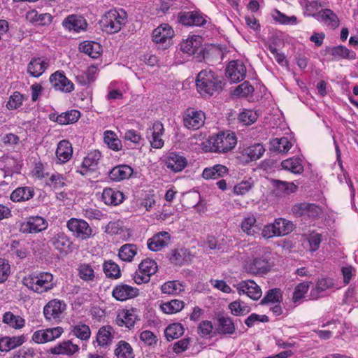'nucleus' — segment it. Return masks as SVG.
Instances as JSON below:
<instances>
[{"label": "nucleus", "instance_id": "nucleus-1", "mask_svg": "<svg viewBox=\"0 0 358 358\" xmlns=\"http://www.w3.org/2000/svg\"><path fill=\"white\" fill-rule=\"evenodd\" d=\"M197 92L203 97H210L222 90V78L211 69L200 71L196 79Z\"/></svg>", "mask_w": 358, "mask_h": 358}, {"label": "nucleus", "instance_id": "nucleus-2", "mask_svg": "<svg viewBox=\"0 0 358 358\" xmlns=\"http://www.w3.org/2000/svg\"><path fill=\"white\" fill-rule=\"evenodd\" d=\"M22 284L35 293L42 294L52 290L56 286L54 276L49 272H40L25 276Z\"/></svg>", "mask_w": 358, "mask_h": 358}, {"label": "nucleus", "instance_id": "nucleus-3", "mask_svg": "<svg viewBox=\"0 0 358 358\" xmlns=\"http://www.w3.org/2000/svg\"><path fill=\"white\" fill-rule=\"evenodd\" d=\"M127 20V14L123 9H111L104 14L101 20L102 29L108 34L117 33Z\"/></svg>", "mask_w": 358, "mask_h": 358}, {"label": "nucleus", "instance_id": "nucleus-4", "mask_svg": "<svg viewBox=\"0 0 358 358\" xmlns=\"http://www.w3.org/2000/svg\"><path fill=\"white\" fill-rule=\"evenodd\" d=\"M236 143L235 134L229 131L220 132L207 140L210 152H227L234 148Z\"/></svg>", "mask_w": 358, "mask_h": 358}, {"label": "nucleus", "instance_id": "nucleus-5", "mask_svg": "<svg viewBox=\"0 0 358 358\" xmlns=\"http://www.w3.org/2000/svg\"><path fill=\"white\" fill-rule=\"evenodd\" d=\"M156 262L150 259H143L138 265V269L134 275V280L138 285L148 282L151 275L157 271Z\"/></svg>", "mask_w": 358, "mask_h": 358}, {"label": "nucleus", "instance_id": "nucleus-6", "mask_svg": "<svg viewBox=\"0 0 358 358\" xmlns=\"http://www.w3.org/2000/svg\"><path fill=\"white\" fill-rule=\"evenodd\" d=\"M174 31L168 24H162L152 31V41L158 48L166 49L171 45Z\"/></svg>", "mask_w": 358, "mask_h": 358}, {"label": "nucleus", "instance_id": "nucleus-7", "mask_svg": "<svg viewBox=\"0 0 358 358\" xmlns=\"http://www.w3.org/2000/svg\"><path fill=\"white\" fill-rule=\"evenodd\" d=\"M48 227V222L43 217L29 216L21 223L20 231L23 234H37L45 231Z\"/></svg>", "mask_w": 358, "mask_h": 358}, {"label": "nucleus", "instance_id": "nucleus-8", "mask_svg": "<svg viewBox=\"0 0 358 358\" xmlns=\"http://www.w3.org/2000/svg\"><path fill=\"white\" fill-rule=\"evenodd\" d=\"M66 227L74 236L82 240L88 239L93 234L92 229L83 219L71 218L68 220Z\"/></svg>", "mask_w": 358, "mask_h": 358}, {"label": "nucleus", "instance_id": "nucleus-9", "mask_svg": "<svg viewBox=\"0 0 358 358\" xmlns=\"http://www.w3.org/2000/svg\"><path fill=\"white\" fill-rule=\"evenodd\" d=\"M101 157V154L99 150L91 151L84 157L82 164L77 167L76 172L84 176H88L95 172Z\"/></svg>", "mask_w": 358, "mask_h": 358}, {"label": "nucleus", "instance_id": "nucleus-10", "mask_svg": "<svg viewBox=\"0 0 358 358\" xmlns=\"http://www.w3.org/2000/svg\"><path fill=\"white\" fill-rule=\"evenodd\" d=\"M206 115L201 110L193 108H187L183 115V125L188 129L196 130L205 122Z\"/></svg>", "mask_w": 358, "mask_h": 358}, {"label": "nucleus", "instance_id": "nucleus-11", "mask_svg": "<svg viewBox=\"0 0 358 358\" xmlns=\"http://www.w3.org/2000/svg\"><path fill=\"white\" fill-rule=\"evenodd\" d=\"M64 333V329L61 327L48 328L37 330L32 334V341L38 344H43L51 342L59 338Z\"/></svg>", "mask_w": 358, "mask_h": 358}, {"label": "nucleus", "instance_id": "nucleus-12", "mask_svg": "<svg viewBox=\"0 0 358 358\" xmlns=\"http://www.w3.org/2000/svg\"><path fill=\"white\" fill-rule=\"evenodd\" d=\"M292 211L296 217L311 218L318 217L322 213V208L320 206L306 202L296 203L292 206Z\"/></svg>", "mask_w": 358, "mask_h": 358}, {"label": "nucleus", "instance_id": "nucleus-13", "mask_svg": "<svg viewBox=\"0 0 358 358\" xmlns=\"http://www.w3.org/2000/svg\"><path fill=\"white\" fill-rule=\"evenodd\" d=\"M49 243L60 253L66 255L73 250V242L70 237L61 231L55 232L50 238Z\"/></svg>", "mask_w": 358, "mask_h": 358}, {"label": "nucleus", "instance_id": "nucleus-14", "mask_svg": "<svg viewBox=\"0 0 358 358\" xmlns=\"http://www.w3.org/2000/svg\"><path fill=\"white\" fill-rule=\"evenodd\" d=\"M236 287L240 295L245 294L255 301L260 299L262 294L260 287L252 280H242L236 285Z\"/></svg>", "mask_w": 358, "mask_h": 358}, {"label": "nucleus", "instance_id": "nucleus-15", "mask_svg": "<svg viewBox=\"0 0 358 358\" xmlns=\"http://www.w3.org/2000/svg\"><path fill=\"white\" fill-rule=\"evenodd\" d=\"M337 289L334 280L330 278H323L319 279L314 288L310 291V297L312 299H317L327 295L328 291H333Z\"/></svg>", "mask_w": 358, "mask_h": 358}, {"label": "nucleus", "instance_id": "nucleus-16", "mask_svg": "<svg viewBox=\"0 0 358 358\" xmlns=\"http://www.w3.org/2000/svg\"><path fill=\"white\" fill-rule=\"evenodd\" d=\"M66 304L63 301L52 299L43 308V314L47 320H57L66 309Z\"/></svg>", "mask_w": 358, "mask_h": 358}, {"label": "nucleus", "instance_id": "nucleus-17", "mask_svg": "<svg viewBox=\"0 0 358 358\" xmlns=\"http://www.w3.org/2000/svg\"><path fill=\"white\" fill-rule=\"evenodd\" d=\"M79 350L80 347L78 345L73 343L71 340H66L50 348L48 352L53 355L71 357L78 352Z\"/></svg>", "mask_w": 358, "mask_h": 358}, {"label": "nucleus", "instance_id": "nucleus-18", "mask_svg": "<svg viewBox=\"0 0 358 358\" xmlns=\"http://www.w3.org/2000/svg\"><path fill=\"white\" fill-rule=\"evenodd\" d=\"M164 163L168 169L177 173L182 171L187 166V160L183 155L171 152L165 157Z\"/></svg>", "mask_w": 358, "mask_h": 358}, {"label": "nucleus", "instance_id": "nucleus-19", "mask_svg": "<svg viewBox=\"0 0 358 358\" xmlns=\"http://www.w3.org/2000/svg\"><path fill=\"white\" fill-rule=\"evenodd\" d=\"M246 74V68L241 61H231L229 63L226 75L232 83H238L243 80Z\"/></svg>", "mask_w": 358, "mask_h": 358}, {"label": "nucleus", "instance_id": "nucleus-20", "mask_svg": "<svg viewBox=\"0 0 358 358\" xmlns=\"http://www.w3.org/2000/svg\"><path fill=\"white\" fill-rule=\"evenodd\" d=\"M50 82L56 90L64 92H71L74 89V85L60 71H56L50 77Z\"/></svg>", "mask_w": 358, "mask_h": 358}, {"label": "nucleus", "instance_id": "nucleus-21", "mask_svg": "<svg viewBox=\"0 0 358 358\" xmlns=\"http://www.w3.org/2000/svg\"><path fill=\"white\" fill-rule=\"evenodd\" d=\"M49 66V59L48 58L34 57L27 64V73L34 78L40 77Z\"/></svg>", "mask_w": 358, "mask_h": 358}, {"label": "nucleus", "instance_id": "nucleus-22", "mask_svg": "<svg viewBox=\"0 0 358 358\" xmlns=\"http://www.w3.org/2000/svg\"><path fill=\"white\" fill-rule=\"evenodd\" d=\"M113 296L117 301H124L138 295V289L127 284L116 285L112 292Z\"/></svg>", "mask_w": 358, "mask_h": 358}, {"label": "nucleus", "instance_id": "nucleus-23", "mask_svg": "<svg viewBox=\"0 0 358 358\" xmlns=\"http://www.w3.org/2000/svg\"><path fill=\"white\" fill-rule=\"evenodd\" d=\"M170 240V234L163 231L155 234L152 237L150 238L147 241V245L150 250L157 252L167 246Z\"/></svg>", "mask_w": 358, "mask_h": 358}, {"label": "nucleus", "instance_id": "nucleus-24", "mask_svg": "<svg viewBox=\"0 0 358 358\" xmlns=\"http://www.w3.org/2000/svg\"><path fill=\"white\" fill-rule=\"evenodd\" d=\"M179 21L185 26H202L206 22L205 17L198 11H185L179 13Z\"/></svg>", "mask_w": 358, "mask_h": 358}, {"label": "nucleus", "instance_id": "nucleus-25", "mask_svg": "<svg viewBox=\"0 0 358 358\" xmlns=\"http://www.w3.org/2000/svg\"><path fill=\"white\" fill-rule=\"evenodd\" d=\"M271 264L266 257L255 258L248 263L245 268L248 273L258 275L268 273L271 268Z\"/></svg>", "mask_w": 358, "mask_h": 358}, {"label": "nucleus", "instance_id": "nucleus-26", "mask_svg": "<svg viewBox=\"0 0 358 358\" xmlns=\"http://www.w3.org/2000/svg\"><path fill=\"white\" fill-rule=\"evenodd\" d=\"M101 199L106 205L117 206L122 203L124 196L122 192L116 189L106 187L103 190Z\"/></svg>", "mask_w": 358, "mask_h": 358}, {"label": "nucleus", "instance_id": "nucleus-27", "mask_svg": "<svg viewBox=\"0 0 358 358\" xmlns=\"http://www.w3.org/2000/svg\"><path fill=\"white\" fill-rule=\"evenodd\" d=\"M80 117V113L78 110H71L60 115L50 114V120L61 125H67L76 122Z\"/></svg>", "mask_w": 358, "mask_h": 358}, {"label": "nucleus", "instance_id": "nucleus-28", "mask_svg": "<svg viewBox=\"0 0 358 358\" xmlns=\"http://www.w3.org/2000/svg\"><path fill=\"white\" fill-rule=\"evenodd\" d=\"M134 173V169L127 164H121L113 167L108 173L109 178L115 182H120L129 178Z\"/></svg>", "mask_w": 358, "mask_h": 358}, {"label": "nucleus", "instance_id": "nucleus-29", "mask_svg": "<svg viewBox=\"0 0 358 358\" xmlns=\"http://www.w3.org/2000/svg\"><path fill=\"white\" fill-rule=\"evenodd\" d=\"M137 320L134 310H121L118 312L115 323L119 327H125L128 329L133 327Z\"/></svg>", "mask_w": 358, "mask_h": 358}, {"label": "nucleus", "instance_id": "nucleus-30", "mask_svg": "<svg viewBox=\"0 0 358 358\" xmlns=\"http://www.w3.org/2000/svg\"><path fill=\"white\" fill-rule=\"evenodd\" d=\"M62 26L69 31L79 32L81 30L85 29L87 23L83 17L71 15L63 20Z\"/></svg>", "mask_w": 358, "mask_h": 358}, {"label": "nucleus", "instance_id": "nucleus-31", "mask_svg": "<svg viewBox=\"0 0 358 358\" xmlns=\"http://www.w3.org/2000/svg\"><path fill=\"white\" fill-rule=\"evenodd\" d=\"M150 131L152 134L151 138L150 139L151 146L155 149L162 148L164 144V141L162 138L164 133L163 124L159 121L155 122Z\"/></svg>", "mask_w": 358, "mask_h": 358}, {"label": "nucleus", "instance_id": "nucleus-32", "mask_svg": "<svg viewBox=\"0 0 358 358\" xmlns=\"http://www.w3.org/2000/svg\"><path fill=\"white\" fill-rule=\"evenodd\" d=\"M202 38L199 36L193 35L188 37L180 45V49L183 52L193 55L201 48Z\"/></svg>", "mask_w": 358, "mask_h": 358}, {"label": "nucleus", "instance_id": "nucleus-33", "mask_svg": "<svg viewBox=\"0 0 358 358\" xmlns=\"http://www.w3.org/2000/svg\"><path fill=\"white\" fill-rule=\"evenodd\" d=\"M70 333L81 341H87L91 336L90 327L83 322H78L71 324Z\"/></svg>", "mask_w": 358, "mask_h": 358}, {"label": "nucleus", "instance_id": "nucleus-34", "mask_svg": "<svg viewBox=\"0 0 358 358\" xmlns=\"http://www.w3.org/2000/svg\"><path fill=\"white\" fill-rule=\"evenodd\" d=\"M73 155L71 144L66 140L61 141L56 150V155L61 163H65L70 160Z\"/></svg>", "mask_w": 358, "mask_h": 358}, {"label": "nucleus", "instance_id": "nucleus-35", "mask_svg": "<svg viewBox=\"0 0 358 358\" xmlns=\"http://www.w3.org/2000/svg\"><path fill=\"white\" fill-rule=\"evenodd\" d=\"M34 195V189L31 187H20L15 189L10 198L14 202L28 201Z\"/></svg>", "mask_w": 358, "mask_h": 358}, {"label": "nucleus", "instance_id": "nucleus-36", "mask_svg": "<svg viewBox=\"0 0 358 358\" xmlns=\"http://www.w3.org/2000/svg\"><path fill=\"white\" fill-rule=\"evenodd\" d=\"M315 19L332 27L338 25V19L336 15L330 9H324L317 12L315 15Z\"/></svg>", "mask_w": 358, "mask_h": 358}, {"label": "nucleus", "instance_id": "nucleus-37", "mask_svg": "<svg viewBox=\"0 0 358 358\" xmlns=\"http://www.w3.org/2000/svg\"><path fill=\"white\" fill-rule=\"evenodd\" d=\"M79 50L90 57L98 58L102 51L99 43L94 41H84L79 45Z\"/></svg>", "mask_w": 358, "mask_h": 358}, {"label": "nucleus", "instance_id": "nucleus-38", "mask_svg": "<svg viewBox=\"0 0 358 358\" xmlns=\"http://www.w3.org/2000/svg\"><path fill=\"white\" fill-rule=\"evenodd\" d=\"M26 17L31 22L43 26L50 24L52 20V16L50 13H39L36 10L27 12Z\"/></svg>", "mask_w": 358, "mask_h": 358}, {"label": "nucleus", "instance_id": "nucleus-39", "mask_svg": "<svg viewBox=\"0 0 358 358\" xmlns=\"http://www.w3.org/2000/svg\"><path fill=\"white\" fill-rule=\"evenodd\" d=\"M282 169L290 171L294 174H300L303 171L302 161L299 157H291L281 162Z\"/></svg>", "mask_w": 358, "mask_h": 358}, {"label": "nucleus", "instance_id": "nucleus-40", "mask_svg": "<svg viewBox=\"0 0 358 358\" xmlns=\"http://www.w3.org/2000/svg\"><path fill=\"white\" fill-rule=\"evenodd\" d=\"M256 223V217L254 215H248L242 220L241 228L248 236H254L259 231V227Z\"/></svg>", "mask_w": 358, "mask_h": 358}, {"label": "nucleus", "instance_id": "nucleus-41", "mask_svg": "<svg viewBox=\"0 0 358 358\" xmlns=\"http://www.w3.org/2000/svg\"><path fill=\"white\" fill-rule=\"evenodd\" d=\"M265 149L260 143L250 145L243 150V155L247 157V161H256L262 157Z\"/></svg>", "mask_w": 358, "mask_h": 358}, {"label": "nucleus", "instance_id": "nucleus-42", "mask_svg": "<svg viewBox=\"0 0 358 358\" xmlns=\"http://www.w3.org/2000/svg\"><path fill=\"white\" fill-rule=\"evenodd\" d=\"M24 341L23 336L4 337L0 339V350L8 352L17 346L21 345Z\"/></svg>", "mask_w": 358, "mask_h": 358}, {"label": "nucleus", "instance_id": "nucleus-43", "mask_svg": "<svg viewBox=\"0 0 358 358\" xmlns=\"http://www.w3.org/2000/svg\"><path fill=\"white\" fill-rule=\"evenodd\" d=\"M78 273L79 278L85 282H94L96 279L94 269L90 264H80L78 268Z\"/></svg>", "mask_w": 358, "mask_h": 358}, {"label": "nucleus", "instance_id": "nucleus-44", "mask_svg": "<svg viewBox=\"0 0 358 358\" xmlns=\"http://www.w3.org/2000/svg\"><path fill=\"white\" fill-rule=\"evenodd\" d=\"M136 254L137 247L134 244H124L120 247L118 251L119 258L127 262H131Z\"/></svg>", "mask_w": 358, "mask_h": 358}, {"label": "nucleus", "instance_id": "nucleus-45", "mask_svg": "<svg viewBox=\"0 0 358 358\" xmlns=\"http://www.w3.org/2000/svg\"><path fill=\"white\" fill-rule=\"evenodd\" d=\"M114 352L117 358H134L133 348L125 341H120L117 343Z\"/></svg>", "mask_w": 358, "mask_h": 358}, {"label": "nucleus", "instance_id": "nucleus-46", "mask_svg": "<svg viewBox=\"0 0 358 358\" xmlns=\"http://www.w3.org/2000/svg\"><path fill=\"white\" fill-rule=\"evenodd\" d=\"M329 52L333 56L334 59L339 60L341 59H355V52L350 50L345 46L338 45L329 49Z\"/></svg>", "mask_w": 358, "mask_h": 358}, {"label": "nucleus", "instance_id": "nucleus-47", "mask_svg": "<svg viewBox=\"0 0 358 358\" xmlns=\"http://www.w3.org/2000/svg\"><path fill=\"white\" fill-rule=\"evenodd\" d=\"M271 149L279 153H287L292 146V142L287 137L275 138L270 142Z\"/></svg>", "mask_w": 358, "mask_h": 358}, {"label": "nucleus", "instance_id": "nucleus-48", "mask_svg": "<svg viewBox=\"0 0 358 358\" xmlns=\"http://www.w3.org/2000/svg\"><path fill=\"white\" fill-rule=\"evenodd\" d=\"M227 172V168L221 164H216L213 167L206 168L202 173L205 179H216L223 176Z\"/></svg>", "mask_w": 358, "mask_h": 358}, {"label": "nucleus", "instance_id": "nucleus-49", "mask_svg": "<svg viewBox=\"0 0 358 358\" xmlns=\"http://www.w3.org/2000/svg\"><path fill=\"white\" fill-rule=\"evenodd\" d=\"M3 322L10 327L19 329L24 326L25 321L24 318L19 315H15L13 313L8 311L3 314Z\"/></svg>", "mask_w": 358, "mask_h": 358}, {"label": "nucleus", "instance_id": "nucleus-50", "mask_svg": "<svg viewBox=\"0 0 358 358\" xmlns=\"http://www.w3.org/2000/svg\"><path fill=\"white\" fill-rule=\"evenodd\" d=\"M228 307L231 313L234 316H244L251 310L249 306L241 301H234L230 303Z\"/></svg>", "mask_w": 358, "mask_h": 358}, {"label": "nucleus", "instance_id": "nucleus-51", "mask_svg": "<svg viewBox=\"0 0 358 358\" xmlns=\"http://www.w3.org/2000/svg\"><path fill=\"white\" fill-rule=\"evenodd\" d=\"M184 308V302L178 299L171 300L160 306L161 310L166 314H174L180 312Z\"/></svg>", "mask_w": 358, "mask_h": 358}, {"label": "nucleus", "instance_id": "nucleus-52", "mask_svg": "<svg viewBox=\"0 0 358 358\" xmlns=\"http://www.w3.org/2000/svg\"><path fill=\"white\" fill-rule=\"evenodd\" d=\"M184 334L183 326L180 323L169 324L165 329V337L168 341L178 338Z\"/></svg>", "mask_w": 358, "mask_h": 358}, {"label": "nucleus", "instance_id": "nucleus-53", "mask_svg": "<svg viewBox=\"0 0 358 358\" xmlns=\"http://www.w3.org/2000/svg\"><path fill=\"white\" fill-rule=\"evenodd\" d=\"M278 236L287 235L292 231L293 224L284 218L275 219L273 222Z\"/></svg>", "mask_w": 358, "mask_h": 358}, {"label": "nucleus", "instance_id": "nucleus-54", "mask_svg": "<svg viewBox=\"0 0 358 358\" xmlns=\"http://www.w3.org/2000/svg\"><path fill=\"white\" fill-rule=\"evenodd\" d=\"M255 182L252 178L242 180L234 187V193L236 195L243 196L248 193L254 187Z\"/></svg>", "mask_w": 358, "mask_h": 358}, {"label": "nucleus", "instance_id": "nucleus-55", "mask_svg": "<svg viewBox=\"0 0 358 358\" xmlns=\"http://www.w3.org/2000/svg\"><path fill=\"white\" fill-rule=\"evenodd\" d=\"M219 329L224 334H232L235 331V325L229 317L222 316L218 318Z\"/></svg>", "mask_w": 358, "mask_h": 358}, {"label": "nucleus", "instance_id": "nucleus-56", "mask_svg": "<svg viewBox=\"0 0 358 358\" xmlns=\"http://www.w3.org/2000/svg\"><path fill=\"white\" fill-rule=\"evenodd\" d=\"M110 327H103L100 328L96 336V341L100 346H106L112 341Z\"/></svg>", "mask_w": 358, "mask_h": 358}, {"label": "nucleus", "instance_id": "nucleus-57", "mask_svg": "<svg viewBox=\"0 0 358 358\" xmlns=\"http://www.w3.org/2000/svg\"><path fill=\"white\" fill-rule=\"evenodd\" d=\"M282 300V292L279 288H273L269 289L264 297L262 299L260 304H266L268 303H280Z\"/></svg>", "mask_w": 358, "mask_h": 358}, {"label": "nucleus", "instance_id": "nucleus-58", "mask_svg": "<svg viewBox=\"0 0 358 358\" xmlns=\"http://www.w3.org/2000/svg\"><path fill=\"white\" fill-rule=\"evenodd\" d=\"M103 269L107 277L117 279L121 276V271L119 266L111 260L106 262L103 264Z\"/></svg>", "mask_w": 358, "mask_h": 358}, {"label": "nucleus", "instance_id": "nucleus-59", "mask_svg": "<svg viewBox=\"0 0 358 358\" xmlns=\"http://www.w3.org/2000/svg\"><path fill=\"white\" fill-rule=\"evenodd\" d=\"M272 17L273 20L282 24H296L297 18L296 16H287L285 14L281 13L278 10H274L272 12Z\"/></svg>", "mask_w": 358, "mask_h": 358}, {"label": "nucleus", "instance_id": "nucleus-60", "mask_svg": "<svg viewBox=\"0 0 358 358\" xmlns=\"http://www.w3.org/2000/svg\"><path fill=\"white\" fill-rule=\"evenodd\" d=\"M104 141L113 150L118 151L122 148L120 140L116 137L115 134L113 131H106L104 133Z\"/></svg>", "mask_w": 358, "mask_h": 358}, {"label": "nucleus", "instance_id": "nucleus-61", "mask_svg": "<svg viewBox=\"0 0 358 358\" xmlns=\"http://www.w3.org/2000/svg\"><path fill=\"white\" fill-rule=\"evenodd\" d=\"M24 99V96L19 92H15L11 94L6 103L8 110H15L20 107Z\"/></svg>", "mask_w": 358, "mask_h": 358}, {"label": "nucleus", "instance_id": "nucleus-62", "mask_svg": "<svg viewBox=\"0 0 358 358\" xmlns=\"http://www.w3.org/2000/svg\"><path fill=\"white\" fill-rule=\"evenodd\" d=\"M310 284V282H303L296 286L292 296L294 303L299 301L304 296L309 289Z\"/></svg>", "mask_w": 358, "mask_h": 358}, {"label": "nucleus", "instance_id": "nucleus-63", "mask_svg": "<svg viewBox=\"0 0 358 358\" xmlns=\"http://www.w3.org/2000/svg\"><path fill=\"white\" fill-rule=\"evenodd\" d=\"M257 114L255 111L245 110L239 115V120L245 125L254 123L257 119Z\"/></svg>", "mask_w": 358, "mask_h": 358}, {"label": "nucleus", "instance_id": "nucleus-64", "mask_svg": "<svg viewBox=\"0 0 358 358\" xmlns=\"http://www.w3.org/2000/svg\"><path fill=\"white\" fill-rule=\"evenodd\" d=\"M140 340L147 345H156L157 338L153 332L150 330L143 331L139 335Z\"/></svg>", "mask_w": 358, "mask_h": 358}]
</instances>
